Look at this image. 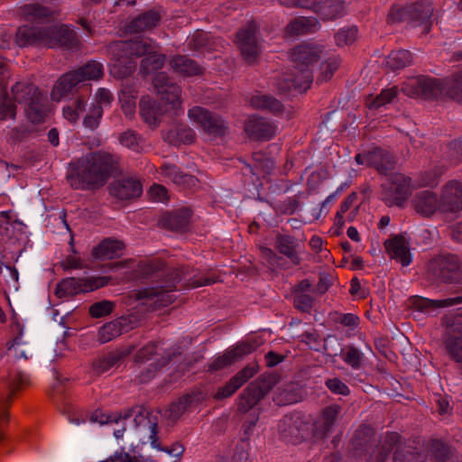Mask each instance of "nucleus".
I'll return each mask as SVG.
<instances>
[{
	"instance_id": "obj_1",
	"label": "nucleus",
	"mask_w": 462,
	"mask_h": 462,
	"mask_svg": "<svg viewBox=\"0 0 462 462\" xmlns=\"http://www.w3.org/2000/svg\"><path fill=\"white\" fill-rule=\"evenodd\" d=\"M164 263L159 259L140 262L137 265L134 278L152 279L163 276V286L146 288L136 293L137 300H146V304L154 305V308L170 305L173 300L169 294L177 289V283L183 282V288H198L215 283L217 275L215 273H194L190 267H182L176 270H164Z\"/></svg>"
},
{
	"instance_id": "obj_2",
	"label": "nucleus",
	"mask_w": 462,
	"mask_h": 462,
	"mask_svg": "<svg viewBox=\"0 0 462 462\" xmlns=\"http://www.w3.org/2000/svg\"><path fill=\"white\" fill-rule=\"evenodd\" d=\"M120 170V157L113 152L97 151L69 163L67 180L75 189H97Z\"/></svg>"
},
{
	"instance_id": "obj_3",
	"label": "nucleus",
	"mask_w": 462,
	"mask_h": 462,
	"mask_svg": "<svg viewBox=\"0 0 462 462\" xmlns=\"http://www.w3.org/2000/svg\"><path fill=\"white\" fill-rule=\"evenodd\" d=\"M152 85L160 96L162 106L158 105L150 97H143L140 100V115L150 126H157L163 113L179 116L183 113L181 106V89L172 82L165 72H160L152 79Z\"/></svg>"
},
{
	"instance_id": "obj_4",
	"label": "nucleus",
	"mask_w": 462,
	"mask_h": 462,
	"mask_svg": "<svg viewBox=\"0 0 462 462\" xmlns=\"http://www.w3.org/2000/svg\"><path fill=\"white\" fill-rule=\"evenodd\" d=\"M323 47L313 42H301L291 51V60L294 64L293 75H284L277 83L279 91L282 93L294 89L305 92L313 81L311 67L319 61Z\"/></svg>"
},
{
	"instance_id": "obj_5",
	"label": "nucleus",
	"mask_w": 462,
	"mask_h": 462,
	"mask_svg": "<svg viewBox=\"0 0 462 462\" xmlns=\"http://www.w3.org/2000/svg\"><path fill=\"white\" fill-rule=\"evenodd\" d=\"M16 42L20 47L43 45L47 47L61 46L76 51L80 48L77 33L67 25L36 28L20 27L16 32Z\"/></svg>"
},
{
	"instance_id": "obj_6",
	"label": "nucleus",
	"mask_w": 462,
	"mask_h": 462,
	"mask_svg": "<svg viewBox=\"0 0 462 462\" xmlns=\"http://www.w3.org/2000/svg\"><path fill=\"white\" fill-rule=\"evenodd\" d=\"M153 44L150 38L141 37L110 43L108 51L114 59L111 73L119 79L130 76L136 69L135 59L145 56Z\"/></svg>"
},
{
	"instance_id": "obj_7",
	"label": "nucleus",
	"mask_w": 462,
	"mask_h": 462,
	"mask_svg": "<svg viewBox=\"0 0 462 462\" xmlns=\"http://www.w3.org/2000/svg\"><path fill=\"white\" fill-rule=\"evenodd\" d=\"M103 77V64L97 60H89L77 69L70 70L60 76L51 89V97L53 101L59 102L68 96L79 83L99 80Z\"/></svg>"
},
{
	"instance_id": "obj_8",
	"label": "nucleus",
	"mask_w": 462,
	"mask_h": 462,
	"mask_svg": "<svg viewBox=\"0 0 462 462\" xmlns=\"http://www.w3.org/2000/svg\"><path fill=\"white\" fill-rule=\"evenodd\" d=\"M416 189L413 180L403 173L388 174L382 183V198L389 206L401 207Z\"/></svg>"
},
{
	"instance_id": "obj_9",
	"label": "nucleus",
	"mask_w": 462,
	"mask_h": 462,
	"mask_svg": "<svg viewBox=\"0 0 462 462\" xmlns=\"http://www.w3.org/2000/svg\"><path fill=\"white\" fill-rule=\"evenodd\" d=\"M286 7L306 8L316 13L323 21H334L346 14L344 0H279Z\"/></svg>"
},
{
	"instance_id": "obj_10",
	"label": "nucleus",
	"mask_w": 462,
	"mask_h": 462,
	"mask_svg": "<svg viewBox=\"0 0 462 462\" xmlns=\"http://www.w3.org/2000/svg\"><path fill=\"white\" fill-rule=\"evenodd\" d=\"M275 374H262L252 382L240 394L238 410L246 412L255 406L277 383Z\"/></svg>"
},
{
	"instance_id": "obj_11",
	"label": "nucleus",
	"mask_w": 462,
	"mask_h": 462,
	"mask_svg": "<svg viewBox=\"0 0 462 462\" xmlns=\"http://www.w3.org/2000/svg\"><path fill=\"white\" fill-rule=\"evenodd\" d=\"M110 278L106 276H89L84 278H65L56 286L55 295L60 298L74 296L79 293L93 291L106 286Z\"/></svg>"
},
{
	"instance_id": "obj_12",
	"label": "nucleus",
	"mask_w": 462,
	"mask_h": 462,
	"mask_svg": "<svg viewBox=\"0 0 462 462\" xmlns=\"http://www.w3.org/2000/svg\"><path fill=\"white\" fill-rule=\"evenodd\" d=\"M442 84L438 79L419 76L408 79L402 85V91L411 97L436 98L442 93Z\"/></svg>"
},
{
	"instance_id": "obj_13",
	"label": "nucleus",
	"mask_w": 462,
	"mask_h": 462,
	"mask_svg": "<svg viewBox=\"0 0 462 462\" xmlns=\"http://www.w3.org/2000/svg\"><path fill=\"white\" fill-rule=\"evenodd\" d=\"M188 116L208 135L220 137L227 132V126L220 116L201 106L190 108Z\"/></svg>"
},
{
	"instance_id": "obj_14",
	"label": "nucleus",
	"mask_w": 462,
	"mask_h": 462,
	"mask_svg": "<svg viewBox=\"0 0 462 462\" xmlns=\"http://www.w3.org/2000/svg\"><path fill=\"white\" fill-rule=\"evenodd\" d=\"M257 25L254 22L248 23L236 35V42L244 60L249 63H254L262 51L261 43L257 36Z\"/></svg>"
},
{
	"instance_id": "obj_15",
	"label": "nucleus",
	"mask_w": 462,
	"mask_h": 462,
	"mask_svg": "<svg viewBox=\"0 0 462 462\" xmlns=\"http://www.w3.org/2000/svg\"><path fill=\"white\" fill-rule=\"evenodd\" d=\"M278 430L281 437L293 444L300 443L309 434V424L299 413L285 415L280 421Z\"/></svg>"
},
{
	"instance_id": "obj_16",
	"label": "nucleus",
	"mask_w": 462,
	"mask_h": 462,
	"mask_svg": "<svg viewBox=\"0 0 462 462\" xmlns=\"http://www.w3.org/2000/svg\"><path fill=\"white\" fill-rule=\"evenodd\" d=\"M155 173L158 175V179L171 181L181 189H191L199 183L196 177L185 173L177 165L170 162H164L156 168Z\"/></svg>"
},
{
	"instance_id": "obj_17",
	"label": "nucleus",
	"mask_w": 462,
	"mask_h": 462,
	"mask_svg": "<svg viewBox=\"0 0 462 462\" xmlns=\"http://www.w3.org/2000/svg\"><path fill=\"white\" fill-rule=\"evenodd\" d=\"M402 436L395 431H388L381 436L378 442L368 448L364 456L365 462H386L393 448L401 443Z\"/></svg>"
},
{
	"instance_id": "obj_18",
	"label": "nucleus",
	"mask_w": 462,
	"mask_h": 462,
	"mask_svg": "<svg viewBox=\"0 0 462 462\" xmlns=\"http://www.w3.org/2000/svg\"><path fill=\"white\" fill-rule=\"evenodd\" d=\"M374 429L368 424L360 425L350 442L349 454L354 459H362L374 442Z\"/></svg>"
},
{
	"instance_id": "obj_19",
	"label": "nucleus",
	"mask_w": 462,
	"mask_h": 462,
	"mask_svg": "<svg viewBox=\"0 0 462 462\" xmlns=\"http://www.w3.org/2000/svg\"><path fill=\"white\" fill-rule=\"evenodd\" d=\"M30 385L29 376L22 372H15L11 375L9 383L8 395L0 400V442L4 439V432L2 427L8 419V407L20 390H23Z\"/></svg>"
},
{
	"instance_id": "obj_20",
	"label": "nucleus",
	"mask_w": 462,
	"mask_h": 462,
	"mask_svg": "<svg viewBox=\"0 0 462 462\" xmlns=\"http://www.w3.org/2000/svg\"><path fill=\"white\" fill-rule=\"evenodd\" d=\"M462 209V183L452 180L441 189L440 212L456 213Z\"/></svg>"
},
{
	"instance_id": "obj_21",
	"label": "nucleus",
	"mask_w": 462,
	"mask_h": 462,
	"mask_svg": "<svg viewBox=\"0 0 462 462\" xmlns=\"http://www.w3.org/2000/svg\"><path fill=\"white\" fill-rule=\"evenodd\" d=\"M109 194L120 200L139 198L143 193V184L134 177H125L112 182L108 187Z\"/></svg>"
},
{
	"instance_id": "obj_22",
	"label": "nucleus",
	"mask_w": 462,
	"mask_h": 462,
	"mask_svg": "<svg viewBox=\"0 0 462 462\" xmlns=\"http://www.w3.org/2000/svg\"><path fill=\"white\" fill-rule=\"evenodd\" d=\"M134 349V346H129L126 347L118 348L115 351L98 356L92 363V374L94 375L99 376L102 374L109 371L111 368L120 364L125 357L131 355Z\"/></svg>"
},
{
	"instance_id": "obj_23",
	"label": "nucleus",
	"mask_w": 462,
	"mask_h": 462,
	"mask_svg": "<svg viewBox=\"0 0 462 462\" xmlns=\"http://www.w3.org/2000/svg\"><path fill=\"white\" fill-rule=\"evenodd\" d=\"M245 131L251 139L267 141L275 136L277 126L263 117H251L245 124Z\"/></svg>"
},
{
	"instance_id": "obj_24",
	"label": "nucleus",
	"mask_w": 462,
	"mask_h": 462,
	"mask_svg": "<svg viewBox=\"0 0 462 462\" xmlns=\"http://www.w3.org/2000/svg\"><path fill=\"white\" fill-rule=\"evenodd\" d=\"M411 206L420 216L430 217L436 212H440V199L432 191L423 190L415 194Z\"/></svg>"
},
{
	"instance_id": "obj_25",
	"label": "nucleus",
	"mask_w": 462,
	"mask_h": 462,
	"mask_svg": "<svg viewBox=\"0 0 462 462\" xmlns=\"http://www.w3.org/2000/svg\"><path fill=\"white\" fill-rule=\"evenodd\" d=\"M444 346L449 358L462 364V323H454L447 331Z\"/></svg>"
},
{
	"instance_id": "obj_26",
	"label": "nucleus",
	"mask_w": 462,
	"mask_h": 462,
	"mask_svg": "<svg viewBox=\"0 0 462 462\" xmlns=\"http://www.w3.org/2000/svg\"><path fill=\"white\" fill-rule=\"evenodd\" d=\"M460 303H462V296L443 300H430L420 296L410 298L411 307L425 313H430L437 309L448 308Z\"/></svg>"
},
{
	"instance_id": "obj_27",
	"label": "nucleus",
	"mask_w": 462,
	"mask_h": 462,
	"mask_svg": "<svg viewBox=\"0 0 462 462\" xmlns=\"http://www.w3.org/2000/svg\"><path fill=\"white\" fill-rule=\"evenodd\" d=\"M274 246L276 250L286 256L293 265H300L301 256L300 245L297 240L289 235L277 234Z\"/></svg>"
},
{
	"instance_id": "obj_28",
	"label": "nucleus",
	"mask_w": 462,
	"mask_h": 462,
	"mask_svg": "<svg viewBox=\"0 0 462 462\" xmlns=\"http://www.w3.org/2000/svg\"><path fill=\"white\" fill-rule=\"evenodd\" d=\"M340 411L341 408L337 404L325 407L321 411L319 417L314 422L315 435L324 437L331 431Z\"/></svg>"
},
{
	"instance_id": "obj_29",
	"label": "nucleus",
	"mask_w": 462,
	"mask_h": 462,
	"mask_svg": "<svg viewBox=\"0 0 462 462\" xmlns=\"http://www.w3.org/2000/svg\"><path fill=\"white\" fill-rule=\"evenodd\" d=\"M191 211L181 208L173 212H167L162 216L160 225L172 231H185L189 225Z\"/></svg>"
},
{
	"instance_id": "obj_30",
	"label": "nucleus",
	"mask_w": 462,
	"mask_h": 462,
	"mask_svg": "<svg viewBox=\"0 0 462 462\" xmlns=\"http://www.w3.org/2000/svg\"><path fill=\"white\" fill-rule=\"evenodd\" d=\"M411 21L425 24L423 33H429L431 23L430 19L433 14V5L430 0H419L413 4L408 5Z\"/></svg>"
},
{
	"instance_id": "obj_31",
	"label": "nucleus",
	"mask_w": 462,
	"mask_h": 462,
	"mask_svg": "<svg viewBox=\"0 0 462 462\" xmlns=\"http://www.w3.org/2000/svg\"><path fill=\"white\" fill-rule=\"evenodd\" d=\"M162 19V14L157 10H149L144 12L134 19H133L127 25V31L131 33H138L155 28Z\"/></svg>"
},
{
	"instance_id": "obj_32",
	"label": "nucleus",
	"mask_w": 462,
	"mask_h": 462,
	"mask_svg": "<svg viewBox=\"0 0 462 462\" xmlns=\"http://www.w3.org/2000/svg\"><path fill=\"white\" fill-rule=\"evenodd\" d=\"M357 195L353 192L348 195L340 204V208L335 216L334 226L337 229H342L345 223L355 220L358 213V206L356 205Z\"/></svg>"
},
{
	"instance_id": "obj_33",
	"label": "nucleus",
	"mask_w": 462,
	"mask_h": 462,
	"mask_svg": "<svg viewBox=\"0 0 462 462\" xmlns=\"http://www.w3.org/2000/svg\"><path fill=\"white\" fill-rule=\"evenodd\" d=\"M384 246L391 258L399 261L403 266L411 263L408 244L402 236H396L388 239L384 243Z\"/></svg>"
},
{
	"instance_id": "obj_34",
	"label": "nucleus",
	"mask_w": 462,
	"mask_h": 462,
	"mask_svg": "<svg viewBox=\"0 0 462 462\" xmlns=\"http://www.w3.org/2000/svg\"><path fill=\"white\" fill-rule=\"evenodd\" d=\"M320 23L315 17L300 16L291 20L284 29L286 36L312 33L319 30Z\"/></svg>"
},
{
	"instance_id": "obj_35",
	"label": "nucleus",
	"mask_w": 462,
	"mask_h": 462,
	"mask_svg": "<svg viewBox=\"0 0 462 462\" xmlns=\"http://www.w3.org/2000/svg\"><path fill=\"white\" fill-rule=\"evenodd\" d=\"M393 157L381 148L368 152V167L374 168L379 173L388 175L394 169Z\"/></svg>"
},
{
	"instance_id": "obj_36",
	"label": "nucleus",
	"mask_w": 462,
	"mask_h": 462,
	"mask_svg": "<svg viewBox=\"0 0 462 462\" xmlns=\"http://www.w3.org/2000/svg\"><path fill=\"white\" fill-rule=\"evenodd\" d=\"M125 245L115 239H105L93 248L92 255L97 259H113L122 255Z\"/></svg>"
},
{
	"instance_id": "obj_37",
	"label": "nucleus",
	"mask_w": 462,
	"mask_h": 462,
	"mask_svg": "<svg viewBox=\"0 0 462 462\" xmlns=\"http://www.w3.org/2000/svg\"><path fill=\"white\" fill-rule=\"evenodd\" d=\"M164 139L171 144L192 143L196 140V134L193 129L184 124H178L169 130Z\"/></svg>"
},
{
	"instance_id": "obj_38",
	"label": "nucleus",
	"mask_w": 462,
	"mask_h": 462,
	"mask_svg": "<svg viewBox=\"0 0 462 462\" xmlns=\"http://www.w3.org/2000/svg\"><path fill=\"white\" fill-rule=\"evenodd\" d=\"M25 108L28 119L32 123H41L47 115L46 98L40 92L32 96L27 103Z\"/></svg>"
},
{
	"instance_id": "obj_39",
	"label": "nucleus",
	"mask_w": 462,
	"mask_h": 462,
	"mask_svg": "<svg viewBox=\"0 0 462 462\" xmlns=\"http://www.w3.org/2000/svg\"><path fill=\"white\" fill-rule=\"evenodd\" d=\"M439 276L447 282H460L461 269L457 256L450 255L441 261Z\"/></svg>"
},
{
	"instance_id": "obj_40",
	"label": "nucleus",
	"mask_w": 462,
	"mask_h": 462,
	"mask_svg": "<svg viewBox=\"0 0 462 462\" xmlns=\"http://www.w3.org/2000/svg\"><path fill=\"white\" fill-rule=\"evenodd\" d=\"M250 105L254 109L268 111L273 115H279L283 111V106L275 97L266 94H255L250 99Z\"/></svg>"
},
{
	"instance_id": "obj_41",
	"label": "nucleus",
	"mask_w": 462,
	"mask_h": 462,
	"mask_svg": "<svg viewBox=\"0 0 462 462\" xmlns=\"http://www.w3.org/2000/svg\"><path fill=\"white\" fill-rule=\"evenodd\" d=\"M171 66L176 73L187 77L197 76L203 73V68L195 60L186 56L174 57L171 61Z\"/></svg>"
},
{
	"instance_id": "obj_42",
	"label": "nucleus",
	"mask_w": 462,
	"mask_h": 462,
	"mask_svg": "<svg viewBox=\"0 0 462 462\" xmlns=\"http://www.w3.org/2000/svg\"><path fill=\"white\" fill-rule=\"evenodd\" d=\"M21 14L30 22L44 23L49 22L53 14L48 7L33 3L24 5L21 7Z\"/></svg>"
},
{
	"instance_id": "obj_43",
	"label": "nucleus",
	"mask_w": 462,
	"mask_h": 462,
	"mask_svg": "<svg viewBox=\"0 0 462 462\" xmlns=\"http://www.w3.org/2000/svg\"><path fill=\"white\" fill-rule=\"evenodd\" d=\"M88 103V97L79 95L62 109L63 116L71 124H75L79 119V116L85 111Z\"/></svg>"
},
{
	"instance_id": "obj_44",
	"label": "nucleus",
	"mask_w": 462,
	"mask_h": 462,
	"mask_svg": "<svg viewBox=\"0 0 462 462\" xmlns=\"http://www.w3.org/2000/svg\"><path fill=\"white\" fill-rule=\"evenodd\" d=\"M188 45L194 51H212L215 50L216 39H213L208 32L196 31L190 37H189Z\"/></svg>"
},
{
	"instance_id": "obj_45",
	"label": "nucleus",
	"mask_w": 462,
	"mask_h": 462,
	"mask_svg": "<svg viewBox=\"0 0 462 462\" xmlns=\"http://www.w3.org/2000/svg\"><path fill=\"white\" fill-rule=\"evenodd\" d=\"M429 452L431 458L436 462H450L453 457V451L450 447L438 439H432L430 442Z\"/></svg>"
},
{
	"instance_id": "obj_46",
	"label": "nucleus",
	"mask_w": 462,
	"mask_h": 462,
	"mask_svg": "<svg viewBox=\"0 0 462 462\" xmlns=\"http://www.w3.org/2000/svg\"><path fill=\"white\" fill-rule=\"evenodd\" d=\"M124 319H118L103 325L98 330V341L101 344L111 341L123 332Z\"/></svg>"
},
{
	"instance_id": "obj_47",
	"label": "nucleus",
	"mask_w": 462,
	"mask_h": 462,
	"mask_svg": "<svg viewBox=\"0 0 462 462\" xmlns=\"http://www.w3.org/2000/svg\"><path fill=\"white\" fill-rule=\"evenodd\" d=\"M444 166H434L429 170L421 171L416 180L413 181L416 184V189L420 187H428L437 185L439 179L445 172Z\"/></svg>"
},
{
	"instance_id": "obj_48",
	"label": "nucleus",
	"mask_w": 462,
	"mask_h": 462,
	"mask_svg": "<svg viewBox=\"0 0 462 462\" xmlns=\"http://www.w3.org/2000/svg\"><path fill=\"white\" fill-rule=\"evenodd\" d=\"M120 144L131 151L140 153L143 150L144 140L141 134L134 130L128 129L121 133L118 136Z\"/></svg>"
},
{
	"instance_id": "obj_49",
	"label": "nucleus",
	"mask_w": 462,
	"mask_h": 462,
	"mask_svg": "<svg viewBox=\"0 0 462 462\" xmlns=\"http://www.w3.org/2000/svg\"><path fill=\"white\" fill-rule=\"evenodd\" d=\"M36 93H40V91L33 84L29 82H17L12 88L13 97L15 102L20 104H26Z\"/></svg>"
},
{
	"instance_id": "obj_50",
	"label": "nucleus",
	"mask_w": 462,
	"mask_h": 462,
	"mask_svg": "<svg viewBox=\"0 0 462 462\" xmlns=\"http://www.w3.org/2000/svg\"><path fill=\"white\" fill-rule=\"evenodd\" d=\"M157 50L158 46L154 43L152 50L148 51L142 60L141 68L145 74L162 68L164 64L165 55L158 53Z\"/></svg>"
},
{
	"instance_id": "obj_51",
	"label": "nucleus",
	"mask_w": 462,
	"mask_h": 462,
	"mask_svg": "<svg viewBox=\"0 0 462 462\" xmlns=\"http://www.w3.org/2000/svg\"><path fill=\"white\" fill-rule=\"evenodd\" d=\"M412 63V54L407 50L393 51L386 58V64L393 70L402 69Z\"/></svg>"
},
{
	"instance_id": "obj_52",
	"label": "nucleus",
	"mask_w": 462,
	"mask_h": 462,
	"mask_svg": "<svg viewBox=\"0 0 462 462\" xmlns=\"http://www.w3.org/2000/svg\"><path fill=\"white\" fill-rule=\"evenodd\" d=\"M193 401V396L185 395L180 397L177 402L169 405L165 411V416L171 421H176L188 409Z\"/></svg>"
},
{
	"instance_id": "obj_53",
	"label": "nucleus",
	"mask_w": 462,
	"mask_h": 462,
	"mask_svg": "<svg viewBox=\"0 0 462 462\" xmlns=\"http://www.w3.org/2000/svg\"><path fill=\"white\" fill-rule=\"evenodd\" d=\"M342 360L353 369H359L362 365L364 354L354 346H347L341 350Z\"/></svg>"
},
{
	"instance_id": "obj_54",
	"label": "nucleus",
	"mask_w": 462,
	"mask_h": 462,
	"mask_svg": "<svg viewBox=\"0 0 462 462\" xmlns=\"http://www.w3.org/2000/svg\"><path fill=\"white\" fill-rule=\"evenodd\" d=\"M425 459L417 448H398L393 455V462H425Z\"/></svg>"
},
{
	"instance_id": "obj_55",
	"label": "nucleus",
	"mask_w": 462,
	"mask_h": 462,
	"mask_svg": "<svg viewBox=\"0 0 462 462\" xmlns=\"http://www.w3.org/2000/svg\"><path fill=\"white\" fill-rule=\"evenodd\" d=\"M341 60L338 56H331L328 58L320 65V75L317 79V82L327 81L332 78L335 71L339 68Z\"/></svg>"
},
{
	"instance_id": "obj_56",
	"label": "nucleus",
	"mask_w": 462,
	"mask_h": 462,
	"mask_svg": "<svg viewBox=\"0 0 462 462\" xmlns=\"http://www.w3.org/2000/svg\"><path fill=\"white\" fill-rule=\"evenodd\" d=\"M405 21H411L408 5H393L386 17L388 24L400 23Z\"/></svg>"
},
{
	"instance_id": "obj_57",
	"label": "nucleus",
	"mask_w": 462,
	"mask_h": 462,
	"mask_svg": "<svg viewBox=\"0 0 462 462\" xmlns=\"http://www.w3.org/2000/svg\"><path fill=\"white\" fill-rule=\"evenodd\" d=\"M116 307L115 302L103 300L93 303L88 309V314L91 318L98 319L111 314Z\"/></svg>"
},
{
	"instance_id": "obj_58",
	"label": "nucleus",
	"mask_w": 462,
	"mask_h": 462,
	"mask_svg": "<svg viewBox=\"0 0 462 462\" xmlns=\"http://www.w3.org/2000/svg\"><path fill=\"white\" fill-rule=\"evenodd\" d=\"M357 32L356 26L340 29L335 35L336 44L339 47L352 44L357 38Z\"/></svg>"
},
{
	"instance_id": "obj_59",
	"label": "nucleus",
	"mask_w": 462,
	"mask_h": 462,
	"mask_svg": "<svg viewBox=\"0 0 462 462\" xmlns=\"http://www.w3.org/2000/svg\"><path fill=\"white\" fill-rule=\"evenodd\" d=\"M171 359V355L167 354V356H162L157 364H151L146 371L142 372L138 376V381L141 383L150 382L155 375V373L162 367L165 366Z\"/></svg>"
},
{
	"instance_id": "obj_60",
	"label": "nucleus",
	"mask_w": 462,
	"mask_h": 462,
	"mask_svg": "<svg viewBox=\"0 0 462 462\" xmlns=\"http://www.w3.org/2000/svg\"><path fill=\"white\" fill-rule=\"evenodd\" d=\"M398 89L396 87L383 89L381 93L369 103L370 108H379L386 104L391 103L397 96Z\"/></svg>"
},
{
	"instance_id": "obj_61",
	"label": "nucleus",
	"mask_w": 462,
	"mask_h": 462,
	"mask_svg": "<svg viewBox=\"0 0 462 462\" xmlns=\"http://www.w3.org/2000/svg\"><path fill=\"white\" fill-rule=\"evenodd\" d=\"M103 116V107L101 106H94L92 104L88 115L83 119L85 127L91 130L97 129L100 124Z\"/></svg>"
},
{
	"instance_id": "obj_62",
	"label": "nucleus",
	"mask_w": 462,
	"mask_h": 462,
	"mask_svg": "<svg viewBox=\"0 0 462 462\" xmlns=\"http://www.w3.org/2000/svg\"><path fill=\"white\" fill-rule=\"evenodd\" d=\"M236 361L232 352L229 350H226L222 355L217 356L212 362L208 365L209 371H218L224 369L227 366L233 365Z\"/></svg>"
},
{
	"instance_id": "obj_63",
	"label": "nucleus",
	"mask_w": 462,
	"mask_h": 462,
	"mask_svg": "<svg viewBox=\"0 0 462 462\" xmlns=\"http://www.w3.org/2000/svg\"><path fill=\"white\" fill-rule=\"evenodd\" d=\"M447 93L452 99L462 103V70L452 76V83L448 87Z\"/></svg>"
},
{
	"instance_id": "obj_64",
	"label": "nucleus",
	"mask_w": 462,
	"mask_h": 462,
	"mask_svg": "<svg viewBox=\"0 0 462 462\" xmlns=\"http://www.w3.org/2000/svg\"><path fill=\"white\" fill-rule=\"evenodd\" d=\"M314 301V298L309 293H294L293 305L302 312H310Z\"/></svg>"
}]
</instances>
